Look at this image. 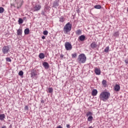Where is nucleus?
Here are the masks:
<instances>
[{
    "label": "nucleus",
    "mask_w": 128,
    "mask_h": 128,
    "mask_svg": "<svg viewBox=\"0 0 128 128\" xmlns=\"http://www.w3.org/2000/svg\"><path fill=\"white\" fill-rule=\"evenodd\" d=\"M110 96V93L108 92H103L100 95V98L103 102H106Z\"/></svg>",
    "instance_id": "obj_1"
},
{
    "label": "nucleus",
    "mask_w": 128,
    "mask_h": 128,
    "mask_svg": "<svg viewBox=\"0 0 128 128\" xmlns=\"http://www.w3.org/2000/svg\"><path fill=\"white\" fill-rule=\"evenodd\" d=\"M77 60L79 64H84L86 62V56L84 54H81L78 56Z\"/></svg>",
    "instance_id": "obj_2"
},
{
    "label": "nucleus",
    "mask_w": 128,
    "mask_h": 128,
    "mask_svg": "<svg viewBox=\"0 0 128 128\" xmlns=\"http://www.w3.org/2000/svg\"><path fill=\"white\" fill-rule=\"evenodd\" d=\"M72 26L70 24V22H68L64 27V34H68L70 30H72Z\"/></svg>",
    "instance_id": "obj_3"
},
{
    "label": "nucleus",
    "mask_w": 128,
    "mask_h": 128,
    "mask_svg": "<svg viewBox=\"0 0 128 128\" xmlns=\"http://www.w3.org/2000/svg\"><path fill=\"white\" fill-rule=\"evenodd\" d=\"M38 70H37L36 68H32L31 70L30 78H38Z\"/></svg>",
    "instance_id": "obj_4"
},
{
    "label": "nucleus",
    "mask_w": 128,
    "mask_h": 128,
    "mask_svg": "<svg viewBox=\"0 0 128 128\" xmlns=\"http://www.w3.org/2000/svg\"><path fill=\"white\" fill-rule=\"evenodd\" d=\"M92 112H88L86 114V116L88 117V120L90 122H92V120H94V117H92Z\"/></svg>",
    "instance_id": "obj_5"
},
{
    "label": "nucleus",
    "mask_w": 128,
    "mask_h": 128,
    "mask_svg": "<svg viewBox=\"0 0 128 128\" xmlns=\"http://www.w3.org/2000/svg\"><path fill=\"white\" fill-rule=\"evenodd\" d=\"M64 46L66 50H71L72 48V44L69 42H66Z\"/></svg>",
    "instance_id": "obj_6"
},
{
    "label": "nucleus",
    "mask_w": 128,
    "mask_h": 128,
    "mask_svg": "<svg viewBox=\"0 0 128 128\" xmlns=\"http://www.w3.org/2000/svg\"><path fill=\"white\" fill-rule=\"evenodd\" d=\"M10 52V46H4L2 48V52L4 54H8Z\"/></svg>",
    "instance_id": "obj_7"
},
{
    "label": "nucleus",
    "mask_w": 128,
    "mask_h": 128,
    "mask_svg": "<svg viewBox=\"0 0 128 128\" xmlns=\"http://www.w3.org/2000/svg\"><path fill=\"white\" fill-rule=\"evenodd\" d=\"M42 8V6L40 4H36L33 7V10L34 12H38Z\"/></svg>",
    "instance_id": "obj_8"
},
{
    "label": "nucleus",
    "mask_w": 128,
    "mask_h": 128,
    "mask_svg": "<svg viewBox=\"0 0 128 128\" xmlns=\"http://www.w3.org/2000/svg\"><path fill=\"white\" fill-rule=\"evenodd\" d=\"M60 1L58 0H56L53 2L52 8H56L58 6H60Z\"/></svg>",
    "instance_id": "obj_9"
},
{
    "label": "nucleus",
    "mask_w": 128,
    "mask_h": 128,
    "mask_svg": "<svg viewBox=\"0 0 128 128\" xmlns=\"http://www.w3.org/2000/svg\"><path fill=\"white\" fill-rule=\"evenodd\" d=\"M86 40V36L81 35L78 38V42H84Z\"/></svg>",
    "instance_id": "obj_10"
},
{
    "label": "nucleus",
    "mask_w": 128,
    "mask_h": 128,
    "mask_svg": "<svg viewBox=\"0 0 128 128\" xmlns=\"http://www.w3.org/2000/svg\"><path fill=\"white\" fill-rule=\"evenodd\" d=\"M42 66L44 68L45 70H48V68H50V64L48 62H44L42 63Z\"/></svg>",
    "instance_id": "obj_11"
},
{
    "label": "nucleus",
    "mask_w": 128,
    "mask_h": 128,
    "mask_svg": "<svg viewBox=\"0 0 128 128\" xmlns=\"http://www.w3.org/2000/svg\"><path fill=\"white\" fill-rule=\"evenodd\" d=\"M94 72H95L97 76H100V73L102 72L100 71V69L98 68H96L94 69Z\"/></svg>",
    "instance_id": "obj_12"
},
{
    "label": "nucleus",
    "mask_w": 128,
    "mask_h": 128,
    "mask_svg": "<svg viewBox=\"0 0 128 128\" xmlns=\"http://www.w3.org/2000/svg\"><path fill=\"white\" fill-rule=\"evenodd\" d=\"M115 92H120V86L119 84H116L114 86Z\"/></svg>",
    "instance_id": "obj_13"
},
{
    "label": "nucleus",
    "mask_w": 128,
    "mask_h": 128,
    "mask_svg": "<svg viewBox=\"0 0 128 128\" xmlns=\"http://www.w3.org/2000/svg\"><path fill=\"white\" fill-rule=\"evenodd\" d=\"M90 46L92 48H98V44H96V42H93L91 44Z\"/></svg>",
    "instance_id": "obj_14"
},
{
    "label": "nucleus",
    "mask_w": 128,
    "mask_h": 128,
    "mask_svg": "<svg viewBox=\"0 0 128 128\" xmlns=\"http://www.w3.org/2000/svg\"><path fill=\"white\" fill-rule=\"evenodd\" d=\"M97 94L98 90H96V89L93 90L92 91V96H96Z\"/></svg>",
    "instance_id": "obj_15"
},
{
    "label": "nucleus",
    "mask_w": 128,
    "mask_h": 128,
    "mask_svg": "<svg viewBox=\"0 0 128 128\" xmlns=\"http://www.w3.org/2000/svg\"><path fill=\"white\" fill-rule=\"evenodd\" d=\"M17 34L18 36H22V30L20 28H19L17 30Z\"/></svg>",
    "instance_id": "obj_16"
},
{
    "label": "nucleus",
    "mask_w": 128,
    "mask_h": 128,
    "mask_svg": "<svg viewBox=\"0 0 128 128\" xmlns=\"http://www.w3.org/2000/svg\"><path fill=\"white\" fill-rule=\"evenodd\" d=\"M6 118V115L4 114H0V120H4Z\"/></svg>",
    "instance_id": "obj_17"
},
{
    "label": "nucleus",
    "mask_w": 128,
    "mask_h": 128,
    "mask_svg": "<svg viewBox=\"0 0 128 128\" xmlns=\"http://www.w3.org/2000/svg\"><path fill=\"white\" fill-rule=\"evenodd\" d=\"M24 34H30V28H26L24 30Z\"/></svg>",
    "instance_id": "obj_18"
},
{
    "label": "nucleus",
    "mask_w": 128,
    "mask_h": 128,
    "mask_svg": "<svg viewBox=\"0 0 128 128\" xmlns=\"http://www.w3.org/2000/svg\"><path fill=\"white\" fill-rule=\"evenodd\" d=\"M39 58H40V60L44 58V53H40L39 54Z\"/></svg>",
    "instance_id": "obj_19"
},
{
    "label": "nucleus",
    "mask_w": 128,
    "mask_h": 128,
    "mask_svg": "<svg viewBox=\"0 0 128 128\" xmlns=\"http://www.w3.org/2000/svg\"><path fill=\"white\" fill-rule=\"evenodd\" d=\"M76 34L77 36H80L82 34V30H78L76 32Z\"/></svg>",
    "instance_id": "obj_20"
},
{
    "label": "nucleus",
    "mask_w": 128,
    "mask_h": 128,
    "mask_svg": "<svg viewBox=\"0 0 128 128\" xmlns=\"http://www.w3.org/2000/svg\"><path fill=\"white\" fill-rule=\"evenodd\" d=\"M94 8L96 10H100L102 8V6L100 5H96L94 6Z\"/></svg>",
    "instance_id": "obj_21"
},
{
    "label": "nucleus",
    "mask_w": 128,
    "mask_h": 128,
    "mask_svg": "<svg viewBox=\"0 0 128 128\" xmlns=\"http://www.w3.org/2000/svg\"><path fill=\"white\" fill-rule=\"evenodd\" d=\"M18 24H22L24 22V20L22 18H19L18 20Z\"/></svg>",
    "instance_id": "obj_22"
},
{
    "label": "nucleus",
    "mask_w": 128,
    "mask_h": 128,
    "mask_svg": "<svg viewBox=\"0 0 128 128\" xmlns=\"http://www.w3.org/2000/svg\"><path fill=\"white\" fill-rule=\"evenodd\" d=\"M72 58H76V56H78V54L76 52H75L74 54H72Z\"/></svg>",
    "instance_id": "obj_23"
},
{
    "label": "nucleus",
    "mask_w": 128,
    "mask_h": 128,
    "mask_svg": "<svg viewBox=\"0 0 128 128\" xmlns=\"http://www.w3.org/2000/svg\"><path fill=\"white\" fill-rule=\"evenodd\" d=\"M119 36H120V33L118 32H115L114 34V36H115L116 38H118Z\"/></svg>",
    "instance_id": "obj_24"
},
{
    "label": "nucleus",
    "mask_w": 128,
    "mask_h": 128,
    "mask_svg": "<svg viewBox=\"0 0 128 128\" xmlns=\"http://www.w3.org/2000/svg\"><path fill=\"white\" fill-rule=\"evenodd\" d=\"M60 22H64V18L63 16H62L60 18Z\"/></svg>",
    "instance_id": "obj_25"
},
{
    "label": "nucleus",
    "mask_w": 128,
    "mask_h": 128,
    "mask_svg": "<svg viewBox=\"0 0 128 128\" xmlns=\"http://www.w3.org/2000/svg\"><path fill=\"white\" fill-rule=\"evenodd\" d=\"M48 92H50V94H52V92H54V89L52 88H48Z\"/></svg>",
    "instance_id": "obj_26"
},
{
    "label": "nucleus",
    "mask_w": 128,
    "mask_h": 128,
    "mask_svg": "<svg viewBox=\"0 0 128 128\" xmlns=\"http://www.w3.org/2000/svg\"><path fill=\"white\" fill-rule=\"evenodd\" d=\"M109 50H110V47H109V46H107V47H106V48L104 49V52H105L108 53V52H109Z\"/></svg>",
    "instance_id": "obj_27"
},
{
    "label": "nucleus",
    "mask_w": 128,
    "mask_h": 128,
    "mask_svg": "<svg viewBox=\"0 0 128 128\" xmlns=\"http://www.w3.org/2000/svg\"><path fill=\"white\" fill-rule=\"evenodd\" d=\"M6 62H12V59H10V58L7 57L6 58Z\"/></svg>",
    "instance_id": "obj_28"
},
{
    "label": "nucleus",
    "mask_w": 128,
    "mask_h": 128,
    "mask_svg": "<svg viewBox=\"0 0 128 128\" xmlns=\"http://www.w3.org/2000/svg\"><path fill=\"white\" fill-rule=\"evenodd\" d=\"M46 10H42V12H41V14L42 16H46Z\"/></svg>",
    "instance_id": "obj_29"
},
{
    "label": "nucleus",
    "mask_w": 128,
    "mask_h": 128,
    "mask_svg": "<svg viewBox=\"0 0 128 128\" xmlns=\"http://www.w3.org/2000/svg\"><path fill=\"white\" fill-rule=\"evenodd\" d=\"M4 8L2 7H0V14L4 13Z\"/></svg>",
    "instance_id": "obj_30"
},
{
    "label": "nucleus",
    "mask_w": 128,
    "mask_h": 128,
    "mask_svg": "<svg viewBox=\"0 0 128 128\" xmlns=\"http://www.w3.org/2000/svg\"><path fill=\"white\" fill-rule=\"evenodd\" d=\"M18 76H24V72L22 70H20L18 72Z\"/></svg>",
    "instance_id": "obj_31"
},
{
    "label": "nucleus",
    "mask_w": 128,
    "mask_h": 128,
    "mask_svg": "<svg viewBox=\"0 0 128 128\" xmlns=\"http://www.w3.org/2000/svg\"><path fill=\"white\" fill-rule=\"evenodd\" d=\"M102 84L103 86H106V80H102Z\"/></svg>",
    "instance_id": "obj_32"
},
{
    "label": "nucleus",
    "mask_w": 128,
    "mask_h": 128,
    "mask_svg": "<svg viewBox=\"0 0 128 128\" xmlns=\"http://www.w3.org/2000/svg\"><path fill=\"white\" fill-rule=\"evenodd\" d=\"M43 34H44V36H48V30H46L43 32Z\"/></svg>",
    "instance_id": "obj_33"
},
{
    "label": "nucleus",
    "mask_w": 128,
    "mask_h": 128,
    "mask_svg": "<svg viewBox=\"0 0 128 128\" xmlns=\"http://www.w3.org/2000/svg\"><path fill=\"white\" fill-rule=\"evenodd\" d=\"M28 110V106H26L24 107V110Z\"/></svg>",
    "instance_id": "obj_34"
},
{
    "label": "nucleus",
    "mask_w": 128,
    "mask_h": 128,
    "mask_svg": "<svg viewBox=\"0 0 128 128\" xmlns=\"http://www.w3.org/2000/svg\"><path fill=\"white\" fill-rule=\"evenodd\" d=\"M125 63L126 64H128V58H126L125 60Z\"/></svg>",
    "instance_id": "obj_35"
},
{
    "label": "nucleus",
    "mask_w": 128,
    "mask_h": 128,
    "mask_svg": "<svg viewBox=\"0 0 128 128\" xmlns=\"http://www.w3.org/2000/svg\"><path fill=\"white\" fill-rule=\"evenodd\" d=\"M66 128H70V124H67L66 125Z\"/></svg>",
    "instance_id": "obj_36"
},
{
    "label": "nucleus",
    "mask_w": 128,
    "mask_h": 128,
    "mask_svg": "<svg viewBox=\"0 0 128 128\" xmlns=\"http://www.w3.org/2000/svg\"><path fill=\"white\" fill-rule=\"evenodd\" d=\"M23 20H25L26 22V16L24 17Z\"/></svg>",
    "instance_id": "obj_37"
},
{
    "label": "nucleus",
    "mask_w": 128,
    "mask_h": 128,
    "mask_svg": "<svg viewBox=\"0 0 128 128\" xmlns=\"http://www.w3.org/2000/svg\"><path fill=\"white\" fill-rule=\"evenodd\" d=\"M41 102L42 104H44V100L43 99H41Z\"/></svg>",
    "instance_id": "obj_38"
},
{
    "label": "nucleus",
    "mask_w": 128,
    "mask_h": 128,
    "mask_svg": "<svg viewBox=\"0 0 128 128\" xmlns=\"http://www.w3.org/2000/svg\"><path fill=\"white\" fill-rule=\"evenodd\" d=\"M64 54H61L60 55V58H64Z\"/></svg>",
    "instance_id": "obj_39"
},
{
    "label": "nucleus",
    "mask_w": 128,
    "mask_h": 128,
    "mask_svg": "<svg viewBox=\"0 0 128 128\" xmlns=\"http://www.w3.org/2000/svg\"><path fill=\"white\" fill-rule=\"evenodd\" d=\"M56 128H62V126L60 125L56 127Z\"/></svg>",
    "instance_id": "obj_40"
},
{
    "label": "nucleus",
    "mask_w": 128,
    "mask_h": 128,
    "mask_svg": "<svg viewBox=\"0 0 128 128\" xmlns=\"http://www.w3.org/2000/svg\"><path fill=\"white\" fill-rule=\"evenodd\" d=\"M42 40H45L46 39V36H42Z\"/></svg>",
    "instance_id": "obj_41"
},
{
    "label": "nucleus",
    "mask_w": 128,
    "mask_h": 128,
    "mask_svg": "<svg viewBox=\"0 0 128 128\" xmlns=\"http://www.w3.org/2000/svg\"><path fill=\"white\" fill-rule=\"evenodd\" d=\"M9 128H12V124H10Z\"/></svg>",
    "instance_id": "obj_42"
},
{
    "label": "nucleus",
    "mask_w": 128,
    "mask_h": 128,
    "mask_svg": "<svg viewBox=\"0 0 128 128\" xmlns=\"http://www.w3.org/2000/svg\"><path fill=\"white\" fill-rule=\"evenodd\" d=\"M2 128H6V126H3L2 127Z\"/></svg>",
    "instance_id": "obj_43"
},
{
    "label": "nucleus",
    "mask_w": 128,
    "mask_h": 128,
    "mask_svg": "<svg viewBox=\"0 0 128 128\" xmlns=\"http://www.w3.org/2000/svg\"><path fill=\"white\" fill-rule=\"evenodd\" d=\"M88 128H94V127L92 126H90L88 127Z\"/></svg>",
    "instance_id": "obj_44"
},
{
    "label": "nucleus",
    "mask_w": 128,
    "mask_h": 128,
    "mask_svg": "<svg viewBox=\"0 0 128 128\" xmlns=\"http://www.w3.org/2000/svg\"><path fill=\"white\" fill-rule=\"evenodd\" d=\"M21 0V2H22V0Z\"/></svg>",
    "instance_id": "obj_45"
}]
</instances>
